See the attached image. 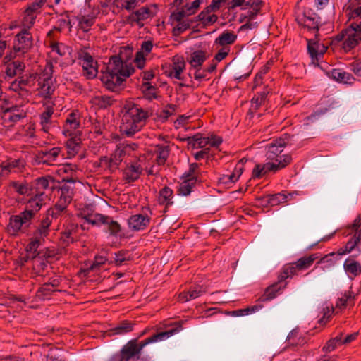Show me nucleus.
I'll return each instance as SVG.
<instances>
[{"label":"nucleus","mask_w":361,"mask_h":361,"mask_svg":"<svg viewBox=\"0 0 361 361\" xmlns=\"http://www.w3.org/2000/svg\"><path fill=\"white\" fill-rule=\"evenodd\" d=\"M290 138L289 135L285 134L267 145V162L255 166L252 171L253 178H261L269 172L276 173L290 163L291 156L288 154H282L285 147L289 143Z\"/></svg>","instance_id":"1"},{"label":"nucleus","mask_w":361,"mask_h":361,"mask_svg":"<svg viewBox=\"0 0 361 361\" xmlns=\"http://www.w3.org/2000/svg\"><path fill=\"white\" fill-rule=\"evenodd\" d=\"M47 200V194L32 193V197L27 200L25 209L18 214L10 216L6 227L7 232L14 236L20 233H25Z\"/></svg>","instance_id":"2"},{"label":"nucleus","mask_w":361,"mask_h":361,"mask_svg":"<svg viewBox=\"0 0 361 361\" xmlns=\"http://www.w3.org/2000/svg\"><path fill=\"white\" fill-rule=\"evenodd\" d=\"M183 321L176 322L174 326L165 331H161L137 343V339L129 341L121 350L120 355L123 361L135 358L137 361H147L149 357H143L142 350L148 344L164 341L183 330Z\"/></svg>","instance_id":"3"},{"label":"nucleus","mask_w":361,"mask_h":361,"mask_svg":"<svg viewBox=\"0 0 361 361\" xmlns=\"http://www.w3.org/2000/svg\"><path fill=\"white\" fill-rule=\"evenodd\" d=\"M133 72L134 68L131 63L123 61L118 56H113L109 59L106 71L102 72L101 81L108 90L116 92L126 78Z\"/></svg>","instance_id":"4"},{"label":"nucleus","mask_w":361,"mask_h":361,"mask_svg":"<svg viewBox=\"0 0 361 361\" xmlns=\"http://www.w3.org/2000/svg\"><path fill=\"white\" fill-rule=\"evenodd\" d=\"M125 109L126 110L123 114L120 128L123 134L131 137L145 125L149 112L137 104L128 105Z\"/></svg>","instance_id":"5"},{"label":"nucleus","mask_w":361,"mask_h":361,"mask_svg":"<svg viewBox=\"0 0 361 361\" xmlns=\"http://www.w3.org/2000/svg\"><path fill=\"white\" fill-rule=\"evenodd\" d=\"M350 23L334 37V41L341 42L345 52H349L361 42V18Z\"/></svg>","instance_id":"6"},{"label":"nucleus","mask_w":361,"mask_h":361,"mask_svg":"<svg viewBox=\"0 0 361 361\" xmlns=\"http://www.w3.org/2000/svg\"><path fill=\"white\" fill-rule=\"evenodd\" d=\"M33 46V37L32 34L26 29H22L21 31L15 37L13 49L8 55H6L4 60H11L15 58L27 57L30 59L28 53Z\"/></svg>","instance_id":"7"},{"label":"nucleus","mask_w":361,"mask_h":361,"mask_svg":"<svg viewBox=\"0 0 361 361\" xmlns=\"http://www.w3.org/2000/svg\"><path fill=\"white\" fill-rule=\"evenodd\" d=\"M319 258L317 254H312L309 256L300 257L295 262L288 263L283 265L280 274L279 275V282H283L288 278H292L299 272L303 271L310 268L314 262Z\"/></svg>","instance_id":"8"},{"label":"nucleus","mask_w":361,"mask_h":361,"mask_svg":"<svg viewBox=\"0 0 361 361\" xmlns=\"http://www.w3.org/2000/svg\"><path fill=\"white\" fill-rule=\"evenodd\" d=\"M137 147L135 143L122 142L117 145L116 149L110 158L106 157L101 159L102 164L106 165L111 171L117 169L126 155L135 150Z\"/></svg>","instance_id":"9"},{"label":"nucleus","mask_w":361,"mask_h":361,"mask_svg":"<svg viewBox=\"0 0 361 361\" xmlns=\"http://www.w3.org/2000/svg\"><path fill=\"white\" fill-rule=\"evenodd\" d=\"M55 89L56 86L52 77V66H49L39 73L35 90L38 96L44 99H50Z\"/></svg>","instance_id":"10"},{"label":"nucleus","mask_w":361,"mask_h":361,"mask_svg":"<svg viewBox=\"0 0 361 361\" xmlns=\"http://www.w3.org/2000/svg\"><path fill=\"white\" fill-rule=\"evenodd\" d=\"M51 224V220L48 217L43 216L39 225L33 232L30 242L27 246V251L31 252H37L39 247L44 243L45 238L49 235Z\"/></svg>","instance_id":"11"},{"label":"nucleus","mask_w":361,"mask_h":361,"mask_svg":"<svg viewBox=\"0 0 361 361\" xmlns=\"http://www.w3.org/2000/svg\"><path fill=\"white\" fill-rule=\"evenodd\" d=\"M85 221L94 226H106L111 235H116L121 231L119 224L111 217L99 213H91L83 216Z\"/></svg>","instance_id":"12"},{"label":"nucleus","mask_w":361,"mask_h":361,"mask_svg":"<svg viewBox=\"0 0 361 361\" xmlns=\"http://www.w3.org/2000/svg\"><path fill=\"white\" fill-rule=\"evenodd\" d=\"M0 109L2 111L4 122L9 126L25 116L23 109L17 106L10 105L8 102L7 104H0Z\"/></svg>","instance_id":"13"},{"label":"nucleus","mask_w":361,"mask_h":361,"mask_svg":"<svg viewBox=\"0 0 361 361\" xmlns=\"http://www.w3.org/2000/svg\"><path fill=\"white\" fill-rule=\"evenodd\" d=\"M78 59L82 66L84 75L87 79L94 78L97 73V63L92 56L85 50L81 49L78 52Z\"/></svg>","instance_id":"14"},{"label":"nucleus","mask_w":361,"mask_h":361,"mask_svg":"<svg viewBox=\"0 0 361 361\" xmlns=\"http://www.w3.org/2000/svg\"><path fill=\"white\" fill-rule=\"evenodd\" d=\"M155 15L152 7L142 6L133 11L127 18V20L131 25H137L139 27L144 25V21L152 18Z\"/></svg>","instance_id":"15"},{"label":"nucleus","mask_w":361,"mask_h":361,"mask_svg":"<svg viewBox=\"0 0 361 361\" xmlns=\"http://www.w3.org/2000/svg\"><path fill=\"white\" fill-rule=\"evenodd\" d=\"M144 214H137L135 215H132L128 220V224L130 230L132 231H142L145 229L150 223V216L148 215L145 211L149 212V214H152L149 207L142 209Z\"/></svg>","instance_id":"16"},{"label":"nucleus","mask_w":361,"mask_h":361,"mask_svg":"<svg viewBox=\"0 0 361 361\" xmlns=\"http://www.w3.org/2000/svg\"><path fill=\"white\" fill-rule=\"evenodd\" d=\"M185 67V62L184 59L179 56H174L173 58L172 64L166 71L167 75L171 78L177 80H183L182 73Z\"/></svg>","instance_id":"17"},{"label":"nucleus","mask_w":361,"mask_h":361,"mask_svg":"<svg viewBox=\"0 0 361 361\" xmlns=\"http://www.w3.org/2000/svg\"><path fill=\"white\" fill-rule=\"evenodd\" d=\"M80 116L78 111H73L67 116L63 126V134L66 137L72 136L80 126Z\"/></svg>","instance_id":"18"},{"label":"nucleus","mask_w":361,"mask_h":361,"mask_svg":"<svg viewBox=\"0 0 361 361\" xmlns=\"http://www.w3.org/2000/svg\"><path fill=\"white\" fill-rule=\"evenodd\" d=\"M53 179L50 176H42L36 178L32 183L33 188L32 193L47 194V190H51L53 188V187H50V183H53Z\"/></svg>","instance_id":"19"},{"label":"nucleus","mask_w":361,"mask_h":361,"mask_svg":"<svg viewBox=\"0 0 361 361\" xmlns=\"http://www.w3.org/2000/svg\"><path fill=\"white\" fill-rule=\"evenodd\" d=\"M243 171L244 167L241 160L236 164L233 171L231 174L222 175L221 177L219 178L218 182L220 184L226 185L234 183L239 179Z\"/></svg>","instance_id":"20"},{"label":"nucleus","mask_w":361,"mask_h":361,"mask_svg":"<svg viewBox=\"0 0 361 361\" xmlns=\"http://www.w3.org/2000/svg\"><path fill=\"white\" fill-rule=\"evenodd\" d=\"M341 255L337 252H331L322 257L316 264L315 269L321 268L323 271H326L334 267L337 262L340 260Z\"/></svg>","instance_id":"21"},{"label":"nucleus","mask_w":361,"mask_h":361,"mask_svg":"<svg viewBox=\"0 0 361 361\" xmlns=\"http://www.w3.org/2000/svg\"><path fill=\"white\" fill-rule=\"evenodd\" d=\"M205 292L206 288L202 286L197 285L192 286L188 290L183 291L179 294L178 300L181 302H186L199 298Z\"/></svg>","instance_id":"22"},{"label":"nucleus","mask_w":361,"mask_h":361,"mask_svg":"<svg viewBox=\"0 0 361 361\" xmlns=\"http://www.w3.org/2000/svg\"><path fill=\"white\" fill-rule=\"evenodd\" d=\"M238 35L233 31L224 30L214 40V46L228 47L237 40Z\"/></svg>","instance_id":"23"},{"label":"nucleus","mask_w":361,"mask_h":361,"mask_svg":"<svg viewBox=\"0 0 361 361\" xmlns=\"http://www.w3.org/2000/svg\"><path fill=\"white\" fill-rule=\"evenodd\" d=\"M62 149L61 147H53L50 149L41 150L38 153V158L44 164H51V162L57 160L58 157L61 154Z\"/></svg>","instance_id":"24"},{"label":"nucleus","mask_w":361,"mask_h":361,"mask_svg":"<svg viewBox=\"0 0 361 361\" xmlns=\"http://www.w3.org/2000/svg\"><path fill=\"white\" fill-rule=\"evenodd\" d=\"M5 61H6L5 73L6 76L9 78H13L17 75L21 74L25 68V65L23 61L14 60L9 62L11 60L8 59Z\"/></svg>","instance_id":"25"},{"label":"nucleus","mask_w":361,"mask_h":361,"mask_svg":"<svg viewBox=\"0 0 361 361\" xmlns=\"http://www.w3.org/2000/svg\"><path fill=\"white\" fill-rule=\"evenodd\" d=\"M343 269L351 279L361 274V264L353 259H346L343 264Z\"/></svg>","instance_id":"26"},{"label":"nucleus","mask_w":361,"mask_h":361,"mask_svg":"<svg viewBox=\"0 0 361 361\" xmlns=\"http://www.w3.org/2000/svg\"><path fill=\"white\" fill-rule=\"evenodd\" d=\"M142 168L138 163L127 166L123 171L124 178L130 183L137 180L142 173Z\"/></svg>","instance_id":"27"},{"label":"nucleus","mask_w":361,"mask_h":361,"mask_svg":"<svg viewBox=\"0 0 361 361\" xmlns=\"http://www.w3.org/2000/svg\"><path fill=\"white\" fill-rule=\"evenodd\" d=\"M327 47L312 40L308 41L307 50L312 60H318L326 52Z\"/></svg>","instance_id":"28"},{"label":"nucleus","mask_w":361,"mask_h":361,"mask_svg":"<svg viewBox=\"0 0 361 361\" xmlns=\"http://www.w3.org/2000/svg\"><path fill=\"white\" fill-rule=\"evenodd\" d=\"M173 190L169 187L163 188L159 192L157 201L159 204L165 205L166 208L173 205Z\"/></svg>","instance_id":"29"},{"label":"nucleus","mask_w":361,"mask_h":361,"mask_svg":"<svg viewBox=\"0 0 361 361\" xmlns=\"http://www.w3.org/2000/svg\"><path fill=\"white\" fill-rule=\"evenodd\" d=\"M331 77L336 81L345 84H351L355 80L354 77L349 73L341 69H333Z\"/></svg>","instance_id":"30"},{"label":"nucleus","mask_w":361,"mask_h":361,"mask_svg":"<svg viewBox=\"0 0 361 361\" xmlns=\"http://www.w3.org/2000/svg\"><path fill=\"white\" fill-rule=\"evenodd\" d=\"M190 175H186L183 177L184 180L179 185L178 194L184 196H187L190 194L192 188L194 187L197 177H190Z\"/></svg>","instance_id":"31"},{"label":"nucleus","mask_w":361,"mask_h":361,"mask_svg":"<svg viewBox=\"0 0 361 361\" xmlns=\"http://www.w3.org/2000/svg\"><path fill=\"white\" fill-rule=\"evenodd\" d=\"M72 199L73 191L68 187L63 186L61 189V195L56 204L66 211L67 207L71 203Z\"/></svg>","instance_id":"32"},{"label":"nucleus","mask_w":361,"mask_h":361,"mask_svg":"<svg viewBox=\"0 0 361 361\" xmlns=\"http://www.w3.org/2000/svg\"><path fill=\"white\" fill-rule=\"evenodd\" d=\"M206 59L207 56L205 51L202 50H197L190 54L188 61L192 68H198L202 66Z\"/></svg>","instance_id":"33"},{"label":"nucleus","mask_w":361,"mask_h":361,"mask_svg":"<svg viewBox=\"0 0 361 361\" xmlns=\"http://www.w3.org/2000/svg\"><path fill=\"white\" fill-rule=\"evenodd\" d=\"M188 145L193 148H205L209 144V137H203L200 134H196L187 138Z\"/></svg>","instance_id":"34"},{"label":"nucleus","mask_w":361,"mask_h":361,"mask_svg":"<svg viewBox=\"0 0 361 361\" xmlns=\"http://www.w3.org/2000/svg\"><path fill=\"white\" fill-rule=\"evenodd\" d=\"M281 283V282H279L278 280V283L268 287L265 290L264 295L261 298V300L267 301L274 299L277 295L278 293L286 286V283L282 286Z\"/></svg>","instance_id":"35"},{"label":"nucleus","mask_w":361,"mask_h":361,"mask_svg":"<svg viewBox=\"0 0 361 361\" xmlns=\"http://www.w3.org/2000/svg\"><path fill=\"white\" fill-rule=\"evenodd\" d=\"M134 324L128 321H123L116 326L109 330V335H121L133 330Z\"/></svg>","instance_id":"36"},{"label":"nucleus","mask_w":361,"mask_h":361,"mask_svg":"<svg viewBox=\"0 0 361 361\" xmlns=\"http://www.w3.org/2000/svg\"><path fill=\"white\" fill-rule=\"evenodd\" d=\"M356 234L354 237L350 240L345 245L344 247L340 248L338 250V252L341 255V256L345 255L347 253L350 252L355 247L361 242V230H357Z\"/></svg>","instance_id":"37"},{"label":"nucleus","mask_w":361,"mask_h":361,"mask_svg":"<svg viewBox=\"0 0 361 361\" xmlns=\"http://www.w3.org/2000/svg\"><path fill=\"white\" fill-rule=\"evenodd\" d=\"M354 298L355 295L352 291H345L344 293H341V295L338 298L336 306V307L341 309L348 305H352L353 304Z\"/></svg>","instance_id":"38"},{"label":"nucleus","mask_w":361,"mask_h":361,"mask_svg":"<svg viewBox=\"0 0 361 361\" xmlns=\"http://www.w3.org/2000/svg\"><path fill=\"white\" fill-rule=\"evenodd\" d=\"M56 290L49 283L43 284L37 291L35 297L39 300H49Z\"/></svg>","instance_id":"39"},{"label":"nucleus","mask_w":361,"mask_h":361,"mask_svg":"<svg viewBox=\"0 0 361 361\" xmlns=\"http://www.w3.org/2000/svg\"><path fill=\"white\" fill-rule=\"evenodd\" d=\"M212 11L205 8L202 12L197 16V18L205 25L214 24L218 19L216 15L211 13Z\"/></svg>","instance_id":"40"},{"label":"nucleus","mask_w":361,"mask_h":361,"mask_svg":"<svg viewBox=\"0 0 361 361\" xmlns=\"http://www.w3.org/2000/svg\"><path fill=\"white\" fill-rule=\"evenodd\" d=\"M156 161L159 166L164 165L169 155V147L167 145L157 146Z\"/></svg>","instance_id":"41"},{"label":"nucleus","mask_w":361,"mask_h":361,"mask_svg":"<svg viewBox=\"0 0 361 361\" xmlns=\"http://www.w3.org/2000/svg\"><path fill=\"white\" fill-rule=\"evenodd\" d=\"M76 233V226L74 224H71L67 226L61 233V239L66 245L73 243L74 240V235Z\"/></svg>","instance_id":"42"},{"label":"nucleus","mask_w":361,"mask_h":361,"mask_svg":"<svg viewBox=\"0 0 361 361\" xmlns=\"http://www.w3.org/2000/svg\"><path fill=\"white\" fill-rule=\"evenodd\" d=\"M269 92L264 90L261 92L257 93L251 100L250 111L258 109L262 104H264Z\"/></svg>","instance_id":"43"},{"label":"nucleus","mask_w":361,"mask_h":361,"mask_svg":"<svg viewBox=\"0 0 361 361\" xmlns=\"http://www.w3.org/2000/svg\"><path fill=\"white\" fill-rule=\"evenodd\" d=\"M260 0H232L231 8L240 7L241 9H249L252 6H256L257 4H260Z\"/></svg>","instance_id":"44"},{"label":"nucleus","mask_w":361,"mask_h":361,"mask_svg":"<svg viewBox=\"0 0 361 361\" xmlns=\"http://www.w3.org/2000/svg\"><path fill=\"white\" fill-rule=\"evenodd\" d=\"M141 90L144 97L148 100H152L157 97V88L149 82H145L141 86Z\"/></svg>","instance_id":"45"},{"label":"nucleus","mask_w":361,"mask_h":361,"mask_svg":"<svg viewBox=\"0 0 361 361\" xmlns=\"http://www.w3.org/2000/svg\"><path fill=\"white\" fill-rule=\"evenodd\" d=\"M3 167L5 166V169H7L8 173L9 174L11 172H16L18 170H20L22 167L24 166V161L20 159H14L12 161H4L1 164Z\"/></svg>","instance_id":"46"},{"label":"nucleus","mask_w":361,"mask_h":361,"mask_svg":"<svg viewBox=\"0 0 361 361\" xmlns=\"http://www.w3.org/2000/svg\"><path fill=\"white\" fill-rule=\"evenodd\" d=\"M114 99L108 95H100L97 96L94 98V102L95 104L99 106L101 109H105L113 104Z\"/></svg>","instance_id":"47"},{"label":"nucleus","mask_w":361,"mask_h":361,"mask_svg":"<svg viewBox=\"0 0 361 361\" xmlns=\"http://www.w3.org/2000/svg\"><path fill=\"white\" fill-rule=\"evenodd\" d=\"M267 202L270 206H276L281 203L286 202L288 196L283 193H277L267 196Z\"/></svg>","instance_id":"48"},{"label":"nucleus","mask_w":361,"mask_h":361,"mask_svg":"<svg viewBox=\"0 0 361 361\" xmlns=\"http://www.w3.org/2000/svg\"><path fill=\"white\" fill-rule=\"evenodd\" d=\"M36 18L37 15H35L33 13H30L29 11L25 10L22 21V24L23 26V29H26L28 30L30 27H32L35 24Z\"/></svg>","instance_id":"49"},{"label":"nucleus","mask_w":361,"mask_h":361,"mask_svg":"<svg viewBox=\"0 0 361 361\" xmlns=\"http://www.w3.org/2000/svg\"><path fill=\"white\" fill-rule=\"evenodd\" d=\"M39 74H30L20 78V82L23 87H35L38 82Z\"/></svg>","instance_id":"50"},{"label":"nucleus","mask_w":361,"mask_h":361,"mask_svg":"<svg viewBox=\"0 0 361 361\" xmlns=\"http://www.w3.org/2000/svg\"><path fill=\"white\" fill-rule=\"evenodd\" d=\"M66 212V210L55 204L54 207L49 208L44 216L48 217L51 223L54 219L59 218Z\"/></svg>","instance_id":"51"},{"label":"nucleus","mask_w":361,"mask_h":361,"mask_svg":"<svg viewBox=\"0 0 361 361\" xmlns=\"http://www.w3.org/2000/svg\"><path fill=\"white\" fill-rule=\"evenodd\" d=\"M303 25L308 30H318V22L315 17L307 16L305 14L301 19Z\"/></svg>","instance_id":"52"},{"label":"nucleus","mask_w":361,"mask_h":361,"mask_svg":"<svg viewBox=\"0 0 361 361\" xmlns=\"http://www.w3.org/2000/svg\"><path fill=\"white\" fill-rule=\"evenodd\" d=\"M45 2L46 0H34L32 2L27 5V7L25 10L37 16Z\"/></svg>","instance_id":"53"},{"label":"nucleus","mask_w":361,"mask_h":361,"mask_svg":"<svg viewBox=\"0 0 361 361\" xmlns=\"http://www.w3.org/2000/svg\"><path fill=\"white\" fill-rule=\"evenodd\" d=\"M108 259L106 255H98L94 257V260L92 264L87 269V271H93L96 269H99L100 267L104 265Z\"/></svg>","instance_id":"54"},{"label":"nucleus","mask_w":361,"mask_h":361,"mask_svg":"<svg viewBox=\"0 0 361 361\" xmlns=\"http://www.w3.org/2000/svg\"><path fill=\"white\" fill-rule=\"evenodd\" d=\"M94 23V18L87 16H83L79 19V25L85 32L88 31Z\"/></svg>","instance_id":"55"},{"label":"nucleus","mask_w":361,"mask_h":361,"mask_svg":"<svg viewBox=\"0 0 361 361\" xmlns=\"http://www.w3.org/2000/svg\"><path fill=\"white\" fill-rule=\"evenodd\" d=\"M114 262L117 266H120L125 262L130 260L129 253L123 250L114 253Z\"/></svg>","instance_id":"56"},{"label":"nucleus","mask_w":361,"mask_h":361,"mask_svg":"<svg viewBox=\"0 0 361 361\" xmlns=\"http://www.w3.org/2000/svg\"><path fill=\"white\" fill-rule=\"evenodd\" d=\"M286 341L290 345L295 346L300 343V338L298 336V331L297 329L292 330L288 335Z\"/></svg>","instance_id":"57"},{"label":"nucleus","mask_w":361,"mask_h":361,"mask_svg":"<svg viewBox=\"0 0 361 361\" xmlns=\"http://www.w3.org/2000/svg\"><path fill=\"white\" fill-rule=\"evenodd\" d=\"M51 48L52 51L56 52L60 56H65L68 51V47L63 43H54Z\"/></svg>","instance_id":"58"},{"label":"nucleus","mask_w":361,"mask_h":361,"mask_svg":"<svg viewBox=\"0 0 361 361\" xmlns=\"http://www.w3.org/2000/svg\"><path fill=\"white\" fill-rule=\"evenodd\" d=\"M203 1L204 0H193L191 3L186 4L184 7L188 11V14L190 16L194 14Z\"/></svg>","instance_id":"59"},{"label":"nucleus","mask_w":361,"mask_h":361,"mask_svg":"<svg viewBox=\"0 0 361 361\" xmlns=\"http://www.w3.org/2000/svg\"><path fill=\"white\" fill-rule=\"evenodd\" d=\"M54 110L51 107H47L46 111L40 115V123H51V118L53 115Z\"/></svg>","instance_id":"60"},{"label":"nucleus","mask_w":361,"mask_h":361,"mask_svg":"<svg viewBox=\"0 0 361 361\" xmlns=\"http://www.w3.org/2000/svg\"><path fill=\"white\" fill-rule=\"evenodd\" d=\"M77 167L75 165L71 164H66L63 165L59 169V172L60 174H71L73 171H75Z\"/></svg>","instance_id":"61"},{"label":"nucleus","mask_w":361,"mask_h":361,"mask_svg":"<svg viewBox=\"0 0 361 361\" xmlns=\"http://www.w3.org/2000/svg\"><path fill=\"white\" fill-rule=\"evenodd\" d=\"M66 147L69 155L74 156L77 153L78 145L74 140H68L66 142Z\"/></svg>","instance_id":"62"},{"label":"nucleus","mask_w":361,"mask_h":361,"mask_svg":"<svg viewBox=\"0 0 361 361\" xmlns=\"http://www.w3.org/2000/svg\"><path fill=\"white\" fill-rule=\"evenodd\" d=\"M230 51L229 47H222L215 55L214 60L219 62L224 59Z\"/></svg>","instance_id":"63"},{"label":"nucleus","mask_w":361,"mask_h":361,"mask_svg":"<svg viewBox=\"0 0 361 361\" xmlns=\"http://www.w3.org/2000/svg\"><path fill=\"white\" fill-rule=\"evenodd\" d=\"M350 70L358 77H361V61L350 64Z\"/></svg>","instance_id":"64"}]
</instances>
